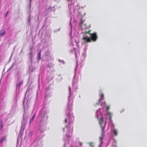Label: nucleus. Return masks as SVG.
I'll list each match as a JSON object with an SVG mask.
<instances>
[{
	"instance_id": "nucleus-21",
	"label": "nucleus",
	"mask_w": 147,
	"mask_h": 147,
	"mask_svg": "<svg viewBox=\"0 0 147 147\" xmlns=\"http://www.w3.org/2000/svg\"><path fill=\"white\" fill-rule=\"evenodd\" d=\"M90 147H94L93 144L92 143L90 142L89 144Z\"/></svg>"
},
{
	"instance_id": "nucleus-29",
	"label": "nucleus",
	"mask_w": 147,
	"mask_h": 147,
	"mask_svg": "<svg viewBox=\"0 0 147 147\" xmlns=\"http://www.w3.org/2000/svg\"><path fill=\"white\" fill-rule=\"evenodd\" d=\"M31 1H32V0H30V3H31Z\"/></svg>"
},
{
	"instance_id": "nucleus-14",
	"label": "nucleus",
	"mask_w": 147,
	"mask_h": 147,
	"mask_svg": "<svg viewBox=\"0 0 147 147\" xmlns=\"http://www.w3.org/2000/svg\"><path fill=\"white\" fill-rule=\"evenodd\" d=\"M117 140H115V139H113L112 142V144L113 145V147H116V144L117 143Z\"/></svg>"
},
{
	"instance_id": "nucleus-11",
	"label": "nucleus",
	"mask_w": 147,
	"mask_h": 147,
	"mask_svg": "<svg viewBox=\"0 0 147 147\" xmlns=\"http://www.w3.org/2000/svg\"><path fill=\"white\" fill-rule=\"evenodd\" d=\"M5 30L4 29H3L1 30L0 31V37L3 36L5 34Z\"/></svg>"
},
{
	"instance_id": "nucleus-25",
	"label": "nucleus",
	"mask_w": 147,
	"mask_h": 147,
	"mask_svg": "<svg viewBox=\"0 0 147 147\" xmlns=\"http://www.w3.org/2000/svg\"><path fill=\"white\" fill-rule=\"evenodd\" d=\"M8 11L7 12V13H6V16H5V17H6V16H7V14H8Z\"/></svg>"
},
{
	"instance_id": "nucleus-20",
	"label": "nucleus",
	"mask_w": 147,
	"mask_h": 147,
	"mask_svg": "<svg viewBox=\"0 0 147 147\" xmlns=\"http://www.w3.org/2000/svg\"><path fill=\"white\" fill-rule=\"evenodd\" d=\"M3 127V126L2 125V122H1V124L0 125V130Z\"/></svg>"
},
{
	"instance_id": "nucleus-15",
	"label": "nucleus",
	"mask_w": 147,
	"mask_h": 147,
	"mask_svg": "<svg viewBox=\"0 0 147 147\" xmlns=\"http://www.w3.org/2000/svg\"><path fill=\"white\" fill-rule=\"evenodd\" d=\"M41 50H40L38 54L37 59L38 61L41 59Z\"/></svg>"
},
{
	"instance_id": "nucleus-7",
	"label": "nucleus",
	"mask_w": 147,
	"mask_h": 147,
	"mask_svg": "<svg viewBox=\"0 0 147 147\" xmlns=\"http://www.w3.org/2000/svg\"><path fill=\"white\" fill-rule=\"evenodd\" d=\"M76 74L75 73L74 75L72 82L73 87L74 88V84L78 82V77L76 76Z\"/></svg>"
},
{
	"instance_id": "nucleus-2",
	"label": "nucleus",
	"mask_w": 147,
	"mask_h": 147,
	"mask_svg": "<svg viewBox=\"0 0 147 147\" xmlns=\"http://www.w3.org/2000/svg\"><path fill=\"white\" fill-rule=\"evenodd\" d=\"M69 96L68 97V102L65 110L67 117L65 120V123H67L68 124V125H65V127L63 128L64 142L63 147H75V146L76 145L82 144V143L76 141L75 139L71 137L70 135L73 129L72 125L74 120V115L71 113L74 96L71 91L70 87H69Z\"/></svg>"
},
{
	"instance_id": "nucleus-5",
	"label": "nucleus",
	"mask_w": 147,
	"mask_h": 147,
	"mask_svg": "<svg viewBox=\"0 0 147 147\" xmlns=\"http://www.w3.org/2000/svg\"><path fill=\"white\" fill-rule=\"evenodd\" d=\"M47 114V111L42 109L40 111L38 116L36 119V121L38 126L42 125L45 122V116Z\"/></svg>"
},
{
	"instance_id": "nucleus-22",
	"label": "nucleus",
	"mask_w": 147,
	"mask_h": 147,
	"mask_svg": "<svg viewBox=\"0 0 147 147\" xmlns=\"http://www.w3.org/2000/svg\"><path fill=\"white\" fill-rule=\"evenodd\" d=\"M82 144H80V145H77L75 146V147H82Z\"/></svg>"
},
{
	"instance_id": "nucleus-24",
	"label": "nucleus",
	"mask_w": 147,
	"mask_h": 147,
	"mask_svg": "<svg viewBox=\"0 0 147 147\" xmlns=\"http://www.w3.org/2000/svg\"><path fill=\"white\" fill-rule=\"evenodd\" d=\"M72 17H71V18H70V24L71 26V20H72Z\"/></svg>"
},
{
	"instance_id": "nucleus-4",
	"label": "nucleus",
	"mask_w": 147,
	"mask_h": 147,
	"mask_svg": "<svg viewBox=\"0 0 147 147\" xmlns=\"http://www.w3.org/2000/svg\"><path fill=\"white\" fill-rule=\"evenodd\" d=\"M67 1L68 2V8L71 14L74 16L75 11H77L78 13H79V10L80 7L75 0H67Z\"/></svg>"
},
{
	"instance_id": "nucleus-16",
	"label": "nucleus",
	"mask_w": 147,
	"mask_h": 147,
	"mask_svg": "<svg viewBox=\"0 0 147 147\" xmlns=\"http://www.w3.org/2000/svg\"><path fill=\"white\" fill-rule=\"evenodd\" d=\"M22 83H23V81H22L20 82V83L19 84H17V85H16V90H17L18 89H19L20 88V85L21 84H22Z\"/></svg>"
},
{
	"instance_id": "nucleus-12",
	"label": "nucleus",
	"mask_w": 147,
	"mask_h": 147,
	"mask_svg": "<svg viewBox=\"0 0 147 147\" xmlns=\"http://www.w3.org/2000/svg\"><path fill=\"white\" fill-rule=\"evenodd\" d=\"M36 117V114H34L32 118L30 119V121H29V124L30 125L32 122L34 120V118Z\"/></svg>"
},
{
	"instance_id": "nucleus-26",
	"label": "nucleus",
	"mask_w": 147,
	"mask_h": 147,
	"mask_svg": "<svg viewBox=\"0 0 147 147\" xmlns=\"http://www.w3.org/2000/svg\"><path fill=\"white\" fill-rule=\"evenodd\" d=\"M23 104L24 106V100L23 101Z\"/></svg>"
},
{
	"instance_id": "nucleus-28",
	"label": "nucleus",
	"mask_w": 147,
	"mask_h": 147,
	"mask_svg": "<svg viewBox=\"0 0 147 147\" xmlns=\"http://www.w3.org/2000/svg\"><path fill=\"white\" fill-rule=\"evenodd\" d=\"M51 7H50L48 9L49 10H51Z\"/></svg>"
},
{
	"instance_id": "nucleus-8",
	"label": "nucleus",
	"mask_w": 147,
	"mask_h": 147,
	"mask_svg": "<svg viewBox=\"0 0 147 147\" xmlns=\"http://www.w3.org/2000/svg\"><path fill=\"white\" fill-rule=\"evenodd\" d=\"M83 22L82 20L80 23V27L81 28L82 30L86 28V25L83 24Z\"/></svg>"
},
{
	"instance_id": "nucleus-13",
	"label": "nucleus",
	"mask_w": 147,
	"mask_h": 147,
	"mask_svg": "<svg viewBox=\"0 0 147 147\" xmlns=\"http://www.w3.org/2000/svg\"><path fill=\"white\" fill-rule=\"evenodd\" d=\"M5 140L6 137L5 136L2 137L1 138H0V144H2L3 142Z\"/></svg>"
},
{
	"instance_id": "nucleus-10",
	"label": "nucleus",
	"mask_w": 147,
	"mask_h": 147,
	"mask_svg": "<svg viewBox=\"0 0 147 147\" xmlns=\"http://www.w3.org/2000/svg\"><path fill=\"white\" fill-rule=\"evenodd\" d=\"M17 108V104H16V100L15 99L14 100V102L12 106V109L14 111L16 110Z\"/></svg>"
},
{
	"instance_id": "nucleus-3",
	"label": "nucleus",
	"mask_w": 147,
	"mask_h": 147,
	"mask_svg": "<svg viewBox=\"0 0 147 147\" xmlns=\"http://www.w3.org/2000/svg\"><path fill=\"white\" fill-rule=\"evenodd\" d=\"M70 36V41L71 43V46H73V49L70 50L71 52H74L75 54V57L77 59V65L76 67L78 66V62L80 65V67H81L84 63L86 55V50L87 48L85 47L84 49L83 52L81 54L79 52L80 49L78 46V42L79 40L78 38L76 35H74L72 36V31L71 30V33Z\"/></svg>"
},
{
	"instance_id": "nucleus-27",
	"label": "nucleus",
	"mask_w": 147,
	"mask_h": 147,
	"mask_svg": "<svg viewBox=\"0 0 147 147\" xmlns=\"http://www.w3.org/2000/svg\"><path fill=\"white\" fill-rule=\"evenodd\" d=\"M13 66V64L12 65V66L9 68V69L10 70L12 67Z\"/></svg>"
},
{
	"instance_id": "nucleus-23",
	"label": "nucleus",
	"mask_w": 147,
	"mask_h": 147,
	"mask_svg": "<svg viewBox=\"0 0 147 147\" xmlns=\"http://www.w3.org/2000/svg\"><path fill=\"white\" fill-rule=\"evenodd\" d=\"M27 24L28 25H30V18H29V19Z\"/></svg>"
},
{
	"instance_id": "nucleus-17",
	"label": "nucleus",
	"mask_w": 147,
	"mask_h": 147,
	"mask_svg": "<svg viewBox=\"0 0 147 147\" xmlns=\"http://www.w3.org/2000/svg\"><path fill=\"white\" fill-rule=\"evenodd\" d=\"M59 62L61 64L64 65L65 64V62L61 60H59Z\"/></svg>"
},
{
	"instance_id": "nucleus-1",
	"label": "nucleus",
	"mask_w": 147,
	"mask_h": 147,
	"mask_svg": "<svg viewBox=\"0 0 147 147\" xmlns=\"http://www.w3.org/2000/svg\"><path fill=\"white\" fill-rule=\"evenodd\" d=\"M99 96L100 98L96 104L100 105L102 106V107L96 111V116L102 131L101 135L99 138L100 143L98 147H103L102 141L105 131L110 129L113 136H117L118 133L117 131L114 128V125L111 119V114L108 111L109 107L106 105L105 102H102L104 100L103 94H100Z\"/></svg>"
},
{
	"instance_id": "nucleus-19",
	"label": "nucleus",
	"mask_w": 147,
	"mask_h": 147,
	"mask_svg": "<svg viewBox=\"0 0 147 147\" xmlns=\"http://www.w3.org/2000/svg\"><path fill=\"white\" fill-rule=\"evenodd\" d=\"M53 66V65L52 63L49 64L48 65V67H52Z\"/></svg>"
},
{
	"instance_id": "nucleus-9",
	"label": "nucleus",
	"mask_w": 147,
	"mask_h": 147,
	"mask_svg": "<svg viewBox=\"0 0 147 147\" xmlns=\"http://www.w3.org/2000/svg\"><path fill=\"white\" fill-rule=\"evenodd\" d=\"M27 119L24 117L23 120L22 121V126L23 127H25L27 123Z\"/></svg>"
},
{
	"instance_id": "nucleus-6",
	"label": "nucleus",
	"mask_w": 147,
	"mask_h": 147,
	"mask_svg": "<svg viewBox=\"0 0 147 147\" xmlns=\"http://www.w3.org/2000/svg\"><path fill=\"white\" fill-rule=\"evenodd\" d=\"M97 38L96 33L91 34L89 32H87L84 34V39L88 42H90L92 39L94 41H96Z\"/></svg>"
},
{
	"instance_id": "nucleus-30",
	"label": "nucleus",
	"mask_w": 147,
	"mask_h": 147,
	"mask_svg": "<svg viewBox=\"0 0 147 147\" xmlns=\"http://www.w3.org/2000/svg\"><path fill=\"white\" fill-rule=\"evenodd\" d=\"M39 142H41V141H39Z\"/></svg>"
},
{
	"instance_id": "nucleus-18",
	"label": "nucleus",
	"mask_w": 147,
	"mask_h": 147,
	"mask_svg": "<svg viewBox=\"0 0 147 147\" xmlns=\"http://www.w3.org/2000/svg\"><path fill=\"white\" fill-rule=\"evenodd\" d=\"M50 54V52L49 51H47L46 52L45 54V55L46 56H48Z\"/></svg>"
}]
</instances>
